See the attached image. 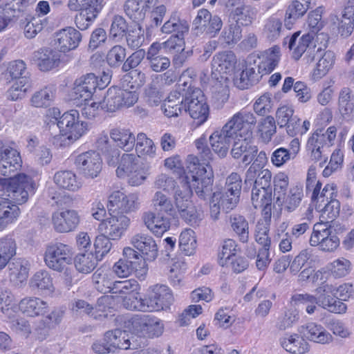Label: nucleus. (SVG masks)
<instances>
[{"label": "nucleus", "instance_id": "f257e3e1", "mask_svg": "<svg viewBox=\"0 0 354 354\" xmlns=\"http://www.w3.org/2000/svg\"><path fill=\"white\" fill-rule=\"evenodd\" d=\"M185 176H180L183 188L188 194L194 192L202 200H206L212 194L214 174L212 167L198 163L197 157L189 156Z\"/></svg>", "mask_w": 354, "mask_h": 354}, {"label": "nucleus", "instance_id": "f03ea898", "mask_svg": "<svg viewBox=\"0 0 354 354\" xmlns=\"http://www.w3.org/2000/svg\"><path fill=\"white\" fill-rule=\"evenodd\" d=\"M73 255L72 248L60 242L48 245L44 253L46 265L50 269L62 273L63 283L68 288L73 286L75 274Z\"/></svg>", "mask_w": 354, "mask_h": 354}, {"label": "nucleus", "instance_id": "7ed1b4c3", "mask_svg": "<svg viewBox=\"0 0 354 354\" xmlns=\"http://www.w3.org/2000/svg\"><path fill=\"white\" fill-rule=\"evenodd\" d=\"M174 297L169 288L165 285H156L145 298H134L131 304L124 300V307L140 311L160 310L169 308Z\"/></svg>", "mask_w": 354, "mask_h": 354}, {"label": "nucleus", "instance_id": "20e7f679", "mask_svg": "<svg viewBox=\"0 0 354 354\" xmlns=\"http://www.w3.org/2000/svg\"><path fill=\"white\" fill-rule=\"evenodd\" d=\"M337 134V129L332 126L324 131L323 129H317L308 139L306 150L312 160L317 162L324 159L320 163L323 167L328 160V149L333 145Z\"/></svg>", "mask_w": 354, "mask_h": 354}, {"label": "nucleus", "instance_id": "39448f33", "mask_svg": "<svg viewBox=\"0 0 354 354\" xmlns=\"http://www.w3.org/2000/svg\"><path fill=\"white\" fill-rule=\"evenodd\" d=\"M184 111L188 112L196 125L204 124L209 115V105L203 91L198 88H189L185 93Z\"/></svg>", "mask_w": 354, "mask_h": 354}, {"label": "nucleus", "instance_id": "423d86ee", "mask_svg": "<svg viewBox=\"0 0 354 354\" xmlns=\"http://www.w3.org/2000/svg\"><path fill=\"white\" fill-rule=\"evenodd\" d=\"M2 180L7 181L8 196L19 205L25 203L29 194H33L36 189V183L32 178L24 174L15 175Z\"/></svg>", "mask_w": 354, "mask_h": 354}, {"label": "nucleus", "instance_id": "0eeeda50", "mask_svg": "<svg viewBox=\"0 0 354 354\" xmlns=\"http://www.w3.org/2000/svg\"><path fill=\"white\" fill-rule=\"evenodd\" d=\"M138 99L136 91L122 89L116 86L109 88L102 101L100 108L108 112H114L122 107L133 105Z\"/></svg>", "mask_w": 354, "mask_h": 354}, {"label": "nucleus", "instance_id": "6e6552de", "mask_svg": "<svg viewBox=\"0 0 354 354\" xmlns=\"http://www.w3.org/2000/svg\"><path fill=\"white\" fill-rule=\"evenodd\" d=\"M22 159L14 142L0 140V173L8 178L21 169Z\"/></svg>", "mask_w": 354, "mask_h": 354}, {"label": "nucleus", "instance_id": "1a4fd4ad", "mask_svg": "<svg viewBox=\"0 0 354 354\" xmlns=\"http://www.w3.org/2000/svg\"><path fill=\"white\" fill-rule=\"evenodd\" d=\"M328 223L326 221L314 225L309 243L311 246H317L323 252H332L339 247V239Z\"/></svg>", "mask_w": 354, "mask_h": 354}, {"label": "nucleus", "instance_id": "9d476101", "mask_svg": "<svg viewBox=\"0 0 354 354\" xmlns=\"http://www.w3.org/2000/svg\"><path fill=\"white\" fill-rule=\"evenodd\" d=\"M311 34H304L300 36V32H296L290 38H286L285 42L288 40V48L292 50V57L298 60L305 54L304 59L307 63H312L315 60L316 45L313 41Z\"/></svg>", "mask_w": 354, "mask_h": 354}, {"label": "nucleus", "instance_id": "9b49d317", "mask_svg": "<svg viewBox=\"0 0 354 354\" xmlns=\"http://www.w3.org/2000/svg\"><path fill=\"white\" fill-rule=\"evenodd\" d=\"M129 327L133 333L139 335L153 337L160 336L163 332L161 321L149 315H136L129 321Z\"/></svg>", "mask_w": 354, "mask_h": 354}, {"label": "nucleus", "instance_id": "f8f14e48", "mask_svg": "<svg viewBox=\"0 0 354 354\" xmlns=\"http://www.w3.org/2000/svg\"><path fill=\"white\" fill-rule=\"evenodd\" d=\"M335 286L332 284L322 283L317 287L315 292L317 305L333 313H344L346 305L335 299Z\"/></svg>", "mask_w": 354, "mask_h": 354}, {"label": "nucleus", "instance_id": "ddd939ff", "mask_svg": "<svg viewBox=\"0 0 354 354\" xmlns=\"http://www.w3.org/2000/svg\"><path fill=\"white\" fill-rule=\"evenodd\" d=\"M130 224V219L124 214L110 213V217L103 220L98 226L100 233L109 236L111 240H119Z\"/></svg>", "mask_w": 354, "mask_h": 354}, {"label": "nucleus", "instance_id": "4468645a", "mask_svg": "<svg viewBox=\"0 0 354 354\" xmlns=\"http://www.w3.org/2000/svg\"><path fill=\"white\" fill-rule=\"evenodd\" d=\"M257 119L254 113L244 109L236 113L225 123V126L236 136L252 135V129L256 124Z\"/></svg>", "mask_w": 354, "mask_h": 354}, {"label": "nucleus", "instance_id": "2eb2a0df", "mask_svg": "<svg viewBox=\"0 0 354 354\" xmlns=\"http://www.w3.org/2000/svg\"><path fill=\"white\" fill-rule=\"evenodd\" d=\"M258 152L257 147L253 144L250 133L236 136L231 149V155L234 159H241V162L248 165L254 160Z\"/></svg>", "mask_w": 354, "mask_h": 354}, {"label": "nucleus", "instance_id": "dca6fc26", "mask_svg": "<svg viewBox=\"0 0 354 354\" xmlns=\"http://www.w3.org/2000/svg\"><path fill=\"white\" fill-rule=\"evenodd\" d=\"M77 168L86 178H96L102 169V160L95 151L89 150L83 152L75 158Z\"/></svg>", "mask_w": 354, "mask_h": 354}, {"label": "nucleus", "instance_id": "f3484780", "mask_svg": "<svg viewBox=\"0 0 354 354\" xmlns=\"http://www.w3.org/2000/svg\"><path fill=\"white\" fill-rule=\"evenodd\" d=\"M138 205L137 194L127 195L120 190H115L109 195L107 207L110 213L123 214L134 211L138 207Z\"/></svg>", "mask_w": 354, "mask_h": 354}, {"label": "nucleus", "instance_id": "a211bd4d", "mask_svg": "<svg viewBox=\"0 0 354 354\" xmlns=\"http://www.w3.org/2000/svg\"><path fill=\"white\" fill-rule=\"evenodd\" d=\"M98 78L93 73H88L75 80L72 95L73 100L87 102L97 88Z\"/></svg>", "mask_w": 354, "mask_h": 354}, {"label": "nucleus", "instance_id": "6ab92c4d", "mask_svg": "<svg viewBox=\"0 0 354 354\" xmlns=\"http://www.w3.org/2000/svg\"><path fill=\"white\" fill-rule=\"evenodd\" d=\"M52 222L57 232L66 233L77 228L80 223V216L77 212L74 209H65L53 213Z\"/></svg>", "mask_w": 354, "mask_h": 354}, {"label": "nucleus", "instance_id": "aec40b11", "mask_svg": "<svg viewBox=\"0 0 354 354\" xmlns=\"http://www.w3.org/2000/svg\"><path fill=\"white\" fill-rule=\"evenodd\" d=\"M131 244L136 248L148 261H154L158 254V245L149 234L137 233L131 239Z\"/></svg>", "mask_w": 354, "mask_h": 354}, {"label": "nucleus", "instance_id": "412c9836", "mask_svg": "<svg viewBox=\"0 0 354 354\" xmlns=\"http://www.w3.org/2000/svg\"><path fill=\"white\" fill-rule=\"evenodd\" d=\"M235 136L224 125L221 129L215 131L209 137L213 151L221 157L227 153L232 141Z\"/></svg>", "mask_w": 354, "mask_h": 354}, {"label": "nucleus", "instance_id": "4be33fe9", "mask_svg": "<svg viewBox=\"0 0 354 354\" xmlns=\"http://www.w3.org/2000/svg\"><path fill=\"white\" fill-rule=\"evenodd\" d=\"M315 59H317L315 68L313 69L312 77L314 80H319L324 77L333 68L335 55L330 50L323 52L321 47L316 48Z\"/></svg>", "mask_w": 354, "mask_h": 354}, {"label": "nucleus", "instance_id": "5701e85b", "mask_svg": "<svg viewBox=\"0 0 354 354\" xmlns=\"http://www.w3.org/2000/svg\"><path fill=\"white\" fill-rule=\"evenodd\" d=\"M64 313L62 308H55L40 320L36 328L38 337L40 339H46L48 336L50 330L55 329L61 324Z\"/></svg>", "mask_w": 354, "mask_h": 354}, {"label": "nucleus", "instance_id": "b1692460", "mask_svg": "<svg viewBox=\"0 0 354 354\" xmlns=\"http://www.w3.org/2000/svg\"><path fill=\"white\" fill-rule=\"evenodd\" d=\"M81 40V33L72 27L61 30L55 36L57 48L64 53L75 49Z\"/></svg>", "mask_w": 354, "mask_h": 354}, {"label": "nucleus", "instance_id": "393cba45", "mask_svg": "<svg viewBox=\"0 0 354 354\" xmlns=\"http://www.w3.org/2000/svg\"><path fill=\"white\" fill-rule=\"evenodd\" d=\"M31 60L39 70L48 71L58 65L59 55L50 48H41L32 53Z\"/></svg>", "mask_w": 354, "mask_h": 354}, {"label": "nucleus", "instance_id": "a878e982", "mask_svg": "<svg viewBox=\"0 0 354 354\" xmlns=\"http://www.w3.org/2000/svg\"><path fill=\"white\" fill-rule=\"evenodd\" d=\"M142 220L147 227L158 236H162L170 227V218L167 214L145 212Z\"/></svg>", "mask_w": 354, "mask_h": 354}, {"label": "nucleus", "instance_id": "bb28decb", "mask_svg": "<svg viewBox=\"0 0 354 354\" xmlns=\"http://www.w3.org/2000/svg\"><path fill=\"white\" fill-rule=\"evenodd\" d=\"M10 281L18 287L24 285L28 276L30 263L25 259H15L8 265Z\"/></svg>", "mask_w": 354, "mask_h": 354}, {"label": "nucleus", "instance_id": "cd10ccee", "mask_svg": "<svg viewBox=\"0 0 354 354\" xmlns=\"http://www.w3.org/2000/svg\"><path fill=\"white\" fill-rule=\"evenodd\" d=\"M300 335L310 341L326 344L331 341L332 336L321 325L309 322L301 326L298 329Z\"/></svg>", "mask_w": 354, "mask_h": 354}, {"label": "nucleus", "instance_id": "c85d7f7f", "mask_svg": "<svg viewBox=\"0 0 354 354\" xmlns=\"http://www.w3.org/2000/svg\"><path fill=\"white\" fill-rule=\"evenodd\" d=\"M19 310L29 317L44 315L48 310V304L36 297H25L19 303Z\"/></svg>", "mask_w": 354, "mask_h": 354}, {"label": "nucleus", "instance_id": "c756f323", "mask_svg": "<svg viewBox=\"0 0 354 354\" xmlns=\"http://www.w3.org/2000/svg\"><path fill=\"white\" fill-rule=\"evenodd\" d=\"M197 26H202L207 33L215 35L219 32L223 26L221 19L217 16H212L206 9H201L194 21Z\"/></svg>", "mask_w": 354, "mask_h": 354}, {"label": "nucleus", "instance_id": "7c9ffc66", "mask_svg": "<svg viewBox=\"0 0 354 354\" xmlns=\"http://www.w3.org/2000/svg\"><path fill=\"white\" fill-rule=\"evenodd\" d=\"M88 123L79 120L63 135H57L53 138V144L57 146L69 145L80 139L88 131Z\"/></svg>", "mask_w": 354, "mask_h": 354}, {"label": "nucleus", "instance_id": "2f4dec72", "mask_svg": "<svg viewBox=\"0 0 354 354\" xmlns=\"http://www.w3.org/2000/svg\"><path fill=\"white\" fill-rule=\"evenodd\" d=\"M160 46L158 45V42H153L147 52V59L149 66L153 71L156 73L165 71L171 64L170 59L167 57L160 55L162 51Z\"/></svg>", "mask_w": 354, "mask_h": 354}, {"label": "nucleus", "instance_id": "473e14b6", "mask_svg": "<svg viewBox=\"0 0 354 354\" xmlns=\"http://www.w3.org/2000/svg\"><path fill=\"white\" fill-rule=\"evenodd\" d=\"M185 95L178 91H171L165 99L162 109L166 116L178 117L184 111Z\"/></svg>", "mask_w": 354, "mask_h": 354}, {"label": "nucleus", "instance_id": "72a5a7b5", "mask_svg": "<svg viewBox=\"0 0 354 354\" xmlns=\"http://www.w3.org/2000/svg\"><path fill=\"white\" fill-rule=\"evenodd\" d=\"M252 202L254 208H263V210L266 218L271 216V192L259 186L254 187L252 190Z\"/></svg>", "mask_w": 354, "mask_h": 354}, {"label": "nucleus", "instance_id": "f704fd0d", "mask_svg": "<svg viewBox=\"0 0 354 354\" xmlns=\"http://www.w3.org/2000/svg\"><path fill=\"white\" fill-rule=\"evenodd\" d=\"M280 57V48L274 46L261 53L259 59L261 60L258 64V72L261 73H271L277 66Z\"/></svg>", "mask_w": 354, "mask_h": 354}, {"label": "nucleus", "instance_id": "c9c22d12", "mask_svg": "<svg viewBox=\"0 0 354 354\" xmlns=\"http://www.w3.org/2000/svg\"><path fill=\"white\" fill-rule=\"evenodd\" d=\"M310 2L307 0H294L288 6L285 14V25L288 28L303 17L309 9Z\"/></svg>", "mask_w": 354, "mask_h": 354}, {"label": "nucleus", "instance_id": "e433bc0d", "mask_svg": "<svg viewBox=\"0 0 354 354\" xmlns=\"http://www.w3.org/2000/svg\"><path fill=\"white\" fill-rule=\"evenodd\" d=\"M19 208L8 199L0 196V230L13 223L19 216Z\"/></svg>", "mask_w": 354, "mask_h": 354}, {"label": "nucleus", "instance_id": "4c0bfd02", "mask_svg": "<svg viewBox=\"0 0 354 354\" xmlns=\"http://www.w3.org/2000/svg\"><path fill=\"white\" fill-rule=\"evenodd\" d=\"M123 259L131 266V267L138 274L145 275L148 270L146 263L147 259L143 258L142 254L138 253L130 247H126L123 250Z\"/></svg>", "mask_w": 354, "mask_h": 354}, {"label": "nucleus", "instance_id": "58836bf2", "mask_svg": "<svg viewBox=\"0 0 354 354\" xmlns=\"http://www.w3.org/2000/svg\"><path fill=\"white\" fill-rule=\"evenodd\" d=\"M229 222L231 228L239 241L243 243L249 241V223L243 216L240 214L230 215Z\"/></svg>", "mask_w": 354, "mask_h": 354}, {"label": "nucleus", "instance_id": "ea45409f", "mask_svg": "<svg viewBox=\"0 0 354 354\" xmlns=\"http://www.w3.org/2000/svg\"><path fill=\"white\" fill-rule=\"evenodd\" d=\"M125 337L126 333L124 331L120 329H115L105 333L104 341L108 344L109 351L114 353L118 349L126 350L130 348V342L129 339Z\"/></svg>", "mask_w": 354, "mask_h": 354}, {"label": "nucleus", "instance_id": "a19ab883", "mask_svg": "<svg viewBox=\"0 0 354 354\" xmlns=\"http://www.w3.org/2000/svg\"><path fill=\"white\" fill-rule=\"evenodd\" d=\"M110 136L118 147L126 151L132 150L135 147L136 138L129 129H113Z\"/></svg>", "mask_w": 354, "mask_h": 354}, {"label": "nucleus", "instance_id": "79ce46f5", "mask_svg": "<svg viewBox=\"0 0 354 354\" xmlns=\"http://www.w3.org/2000/svg\"><path fill=\"white\" fill-rule=\"evenodd\" d=\"M53 179L58 187L69 191L76 192L82 187V183L77 180L75 174L71 171H57Z\"/></svg>", "mask_w": 354, "mask_h": 354}, {"label": "nucleus", "instance_id": "37998d69", "mask_svg": "<svg viewBox=\"0 0 354 354\" xmlns=\"http://www.w3.org/2000/svg\"><path fill=\"white\" fill-rule=\"evenodd\" d=\"M236 59L232 51L222 52L216 54L212 60V65L221 73L227 74L235 68Z\"/></svg>", "mask_w": 354, "mask_h": 354}, {"label": "nucleus", "instance_id": "c03bdc74", "mask_svg": "<svg viewBox=\"0 0 354 354\" xmlns=\"http://www.w3.org/2000/svg\"><path fill=\"white\" fill-rule=\"evenodd\" d=\"M257 11L254 8L248 5H241L235 8L232 12L234 23L243 26L252 24L257 17Z\"/></svg>", "mask_w": 354, "mask_h": 354}, {"label": "nucleus", "instance_id": "a18cd8bd", "mask_svg": "<svg viewBox=\"0 0 354 354\" xmlns=\"http://www.w3.org/2000/svg\"><path fill=\"white\" fill-rule=\"evenodd\" d=\"M153 212L173 216L175 212L171 199L160 191L156 192L151 200Z\"/></svg>", "mask_w": 354, "mask_h": 354}, {"label": "nucleus", "instance_id": "49530a36", "mask_svg": "<svg viewBox=\"0 0 354 354\" xmlns=\"http://www.w3.org/2000/svg\"><path fill=\"white\" fill-rule=\"evenodd\" d=\"M303 196L302 187L296 185L290 189L288 193L286 194L281 201H277L276 203L279 206L283 205L284 209L288 212H292L299 206Z\"/></svg>", "mask_w": 354, "mask_h": 354}, {"label": "nucleus", "instance_id": "de8ad7c7", "mask_svg": "<svg viewBox=\"0 0 354 354\" xmlns=\"http://www.w3.org/2000/svg\"><path fill=\"white\" fill-rule=\"evenodd\" d=\"M338 21V32L343 37H347L352 33L354 28V6H345Z\"/></svg>", "mask_w": 354, "mask_h": 354}, {"label": "nucleus", "instance_id": "09e8293b", "mask_svg": "<svg viewBox=\"0 0 354 354\" xmlns=\"http://www.w3.org/2000/svg\"><path fill=\"white\" fill-rule=\"evenodd\" d=\"M281 346L291 354H301L308 353L309 351L308 343L297 335H292L284 337L281 342Z\"/></svg>", "mask_w": 354, "mask_h": 354}, {"label": "nucleus", "instance_id": "8fccbe9b", "mask_svg": "<svg viewBox=\"0 0 354 354\" xmlns=\"http://www.w3.org/2000/svg\"><path fill=\"white\" fill-rule=\"evenodd\" d=\"M95 288L100 292H113L114 281L111 274L102 269H97L92 276Z\"/></svg>", "mask_w": 354, "mask_h": 354}, {"label": "nucleus", "instance_id": "3c124183", "mask_svg": "<svg viewBox=\"0 0 354 354\" xmlns=\"http://www.w3.org/2000/svg\"><path fill=\"white\" fill-rule=\"evenodd\" d=\"M56 92L55 85L50 84L44 86L36 91L32 96L30 102L35 107H46L53 100Z\"/></svg>", "mask_w": 354, "mask_h": 354}, {"label": "nucleus", "instance_id": "603ef678", "mask_svg": "<svg viewBox=\"0 0 354 354\" xmlns=\"http://www.w3.org/2000/svg\"><path fill=\"white\" fill-rule=\"evenodd\" d=\"M146 2L143 0H127L123 8L126 15L134 21H140L145 17Z\"/></svg>", "mask_w": 354, "mask_h": 354}, {"label": "nucleus", "instance_id": "864d4df0", "mask_svg": "<svg viewBox=\"0 0 354 354\" xmlns=\"http://www.w3.org/2000/svg\"><path fill=\"white\" fill-rule=\"evenodd\" d=\"M142 164L143 163L140 161L138 156L132 153H124L116 169L117 176L119 178H124L134 169H138V167Z\"/></svg>", "mask_w": 354, "mask_h": 354}, {"label": "nucleus", "instance_id": "5fc2aeb1", "mask_svg": "<svg viewBox=\"0 0 354 354\" xmlns=\"http://www.w3.org/2000/svg\"><path fill=\"white\" fill-rule=\"evenodd\" d=\"M15 240L10 236L0 239V270L6 267L16 254Z\"/></svg>", "mask_w": 354, "mask_h": 354}, {"label": "nucleus", "instance_id": "6e6d98bb", "mask_svg": "<svg viewBox=\"0 0 354 354\" xmlns=\"http://www.w3.org/2000/svg\"><path fill=\"white\" fill-rule=\"evenodd\" d=\"M282 27L281 19L273 15L264 21L262 32L267 39L275 41L280 37Z\"/></svg>", "mask_w": 354, "mask_h": 354}, {"label": "nucleus", "instance_id": "4d7b16f0", "mask_svg": "<svg viewBox=\"0 0 354 354\" xmlns=\"http://www.w3.org/2000/svg\"><path fill=\"white\" fill-rule=\"evenodd\" d=\"M242 188V179L241 176L235 172L227 176L225 186L223 192L230 193L232 198L230 200L232 205L238 204Z\"/></svg>", "mask_w": 354, "mask_h": 354}, {"label": "nucleus", "instance_id": "13d9d810", "mask_svg": "<svg viewBox=\"0 0 354 354\" xmlns=\"http://www.w3.org/2000/svg\"><path fill=\"white\" fill-rule=\"evenodd\" d=\"M337 196L336 186L327 184L322 189V183H317L316 187L312 191L311 201L315 205L322 204L326 201Z\"/></svg>", "mask_w": 354, "mask_h": 354}, {"label": "nucleus", "instance_id": "bf43d9fd", "mask_svg": "<svg viewBox=\"0 0 354 354\" xmlns=\"http://www.w3.org/2000/svg\"><path fill=\"white\" fill-rule=\"evenodd\" d=\"M100 259L92 252L78 254L75 259V266L80 272L88 274L97 266Z\"/></svg>", "mask_w": 354, "mask_h": 354}, {"label": "nucleus", "instance_id": "052dcab7", "mask_svg": "<svg viewBox=\"0 0 354 354\" xmlns=\"http://www.w3.org/2000/svg\"><path fill=\"white\" fill-rule=\"evenodd\" d=\"M260 74L252 67L246 66L239 77L234 80V85L240 89H247L259 82Z\"/></svg>", "mask_w": 354, "mask_h": 354}, {"label": "nucleus", "instance_id": "680f3d73", "mask_svg": "<svg viewBox=\"0 0 354 354\" xmlns=\"http://www.w3.org/2000/svg\"><path fill=\"white\" fill-rule=\"evenodd\" d=\"M138 288V283L135 279H129L124 281H116L113 284V294H122L129 295V297H125L123 300V305L124 306V300L127 299L129 304H131L133 300V297L136 298L132 293L136 292Z\"/></svg>", "mask_w": 354, "mask_h": 354}, {"label": "nucleus", "instance_id": "e2e57ef3", "mask_svg": "<svg viewBox=\"0 0 354 354\" xmlns=\"http://www.w3.org/2000/svg\"><path fill=\"white\" fill-rule=\"evenodd\" d=\"M30 286L33 289L53 290V279L48 271L39 270L30 279Z\"/></svg>", "mask_w": 354, "mask_h": 354}, {"label": "nucleus", "instance_id": "0e129e2a", "mask_svg": "<svg viewBox=\"0 0 354 354\" xmlns=\"http://www.w3.org/2000/svg\"><path fill=\"white\" fill-rule=\"evenodd\" d=\"M315 208L322 212L323 218L333 221L339 214L340 203L335 197H333L322 204L316 205Z\"/></svg>", "mask_w": 354, "mask_h": 354}, {"label": "nucleus", "instance_id": "69168bd1", "mask_svg": "<svg viewBox=\"0 0 354 354\" xmlns=\"http://www.w3.org/2000/svg\"><path fill=\"white\" fill-rule=\"evenodd\" d=\"M135 142L136 151L138 156H149L153 157L156 153V147L152 140L147 138L146 134L140 133L137 135Z\"/></svg>", "mask_w": 354, "mask_h": 354}, {"label": "nucleus", "instance_id": "338daca9", "mask_svg": "<svg viewBox=\"0 0 354 354\" xmlns=\"http://www.w3.org/2000/svg\"><path fill=\"white\" fill-rule=\"evenodd\" d=\"M194 232L187 229L181 232L179 236V248L180 251L187 256L194 254L196 248V240Z\"/></svg>", "mask_w": 354, "mask_h": 354}, {"label": "nucleus", "instance_id": "774afa93", "mask_svg": "<svg viewBox=\"0 0 354 354\" xmlns=\"http://www.w3.org/2000/svg\"><path fill=\"white\" fill-rule=\"evenodd\" d=\"M338 105L342 115H350L354 110V95L349 88H343L339 94Z\"/></svg>", "mask_w": 354, "mask_h": 354}]
</instances>
